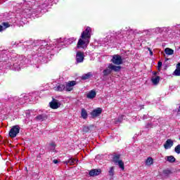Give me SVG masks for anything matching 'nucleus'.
I'll list each match as a JSON object with an SVG mask.
<instances>
[{
	"instance_id": "f8f14e48",
	"label": "nucleus",
	"mask_w": 180,
	"mask_h": 180,
	"mask_svg": "<svg viewBox=\"0 0 180 180\" xmlns=\"http://www.w3.org/2000/svg\"><path fill=\"white\" fill-rule=\"evenodd\" d=\"M173 146L174 141H172V139H167L164 144V148H165V150H169V148H171V147H172Z\"/></svg>"
},
{
	"instance_id": "c85d7f7f",
	"label": "nucleus",
	"mask_w": 180,
	"mask_h": 180,
	"mask_svg": "<svg viewBox=\"0 0 180 180\" xmlns=\"http://www.w3.org/2000/svg\"><path fill=\"white\" fill-rule=\"evenodd\" d=\"M161 67H162V62L159 61L158 63V68H161Z\"/></svg>"
},
{
	"instance_id": "6ab92c4d",
	"label": "nucleus",
	"mask_w": 180,
	"mask_h": 180,
	"mask_svg": "<svg viewBox=\"0 0 180 180\" xmlns=\"http://www.w3.org/2000/svg\"><path fill=\"white\" fill-rule=\"evenodd\" d=\"M165 54H167V56H172L174 54V49L166 48L165 49Z\"/></svg>"
},
{
	"instance_id": "0eeeda50",
	"label": "nucleus",
	"mask_w": 180,
	"mask_h": 180,
	"mask_svg": "<svg viewBox=\"0 0 180 180\" xmlns=\"http://www.w3.org/2000/svg\"><path fill=\"white\" fill-rule=\"evenodd\" d=\"M61 104L58 102V100L53 98L51 102L49 103V106L51 109H58Z\"/></svg>"
},
{
	"instance_id": "1a4fd4ad",
	"label": "nucleus",
	"mask_w": 180,
	"mask_h": 180,
	"mask_svg": "<svg viewBox=\"0 0 180 180\" xmlns=\"http://www.w3.org/2000/svg\"><path fill=\"white\" fill-rule=\"evenodd\" d=\"M89 41L88 39H84L82 37L78 40L77 44V49H85V44H88Z\"/></svg>"
},
{
	"instance_id": "39448f33",
	"label": "nucleus",
	"mask_w": 180,
	"mask_h": 180,
	"mask_svg": "<svg viewBox=\"0 0 180 180\" xmlns=\"http://www.w3.org/2000/svg\"><path fill=\"white\" fill-rule=\"evenodd\" d=\"M91 33H92V29L90 27H86V30L82 32L81 37L83 40H89L91 39Z\"/></svg>"
},
{
	"instance_id": "58836bf2",
	"label": "nucleus",
	"mask_w": 180,
	"mask_h": 180,
	"mask_svg": "<svg viewBox=\"0 0 180 180\" xmlns=\"http://www.w3.org/2000/svg\"><path fill=\"white\" fill-rule=\"evenodd\" d=\"M179 108H180V105H179Z\"/></svg>"
},
{
	"instance_id": "20e7f679",
	"label": "nucleus",
	"mask_w": 180,
	"mask_h": 180,
	"mask_svg": "<svg viewBox=\"0 0 180 180\" xmlns=\"http://www.w3.org/2000/svg\"><path fill=\"white\" fill-rule=\"evenodd\" d=\"M112 161L115 162V164H117V165L122 169V171L124 169V162H123V160H120V155H114Z\"/></svg>"
},
{
	"instance_id": "b1692460",
	"label": "nucleus",
	"mask_w": 180,
	"mask_h": 180,
	"mask_svg": "<svg viewBox=\"0 0 180 180\" xmlns=\"http://www.w3.org/2000/svg\"><path fill=\"white\" fill-rule=\"evenodd\" d=\"M167 161L168 162H175V161H176V159H175V157H174L173 155H170L167 157Z\"/></svg>"
},
{
	"instance_id": "473e14b6",
	"label": "nucleus",
	"mask_w": 180,
	"mask_h": 180,
	"mask_svg": "<svg viewBox=\"0 0 180 180\" xmlns=\"http://www.w3.org/2000/svg\"><path fill=\"white\" fill-rule=\"evenodd\" d=\"M53 164H58V160H53Z\"/></svg>"
},
{
	"instance_id": "dca6fc26",
	"label": "nucleus",
	"mask_w": 180,
	"mask_h": 180,
	"mask_svg": "<svg viewBox=\"0 0 180 180\" xmlns=\"http://www.w3.org/2000/svg\"><path fill=\"white\" fill-rule=\"evenodd\" d=\"M36 120H39L40 122H43L47 119V115H44L43 114L39 115L35 117Z\"/></svg>"
},
{
	"instance_id": "a211bd4d",
	"label": "nucleus",
	"mask_w": 180,
	"mask_h": 180,
	"mask_svg": "<svg viewBox=\"0 0 180 180\" xmlns=\"http://www.w3.org/2000/svg\"><path fill=\"white\" fill-rule=\"evenodd\" d=\"M81 116L82 119H88V112H86V110H85V108L82 109Z\"/></svg>"
},
{
	"instance_id": "423d86ee",
	"label": "nucleus",
	"mask_w": 180,
	"mask_h": 180,
	"mask_svg": "<svg viewBox=\"0 0 180 180\" xmlns=\"http://www.w3.org/2000/svg\"><path fill=\"white\" fill-rule=\"evenodd\" d=\"M111 63L115 64V65H120L123 64V59L120 55H114L111 59Z\"/></svg>"
},
{
	"instance_id": "bb28decb",
	"label": "nucleus",
	"mask_w": 180,
	"mask_h": 180,
	"mask_svg": "<svg viewBox=\"0 0 180 180\" xmlns=\"http://www.w3.org/2000/svg\"><path fill=\"white\" fill-rule=\"evenodd\" d=\"M143 32L144 33H146L147 35L151 36V30H146Z\"/></svg>"
},
{
	"instance_id": "5701e85b",
	"label": "nucleus",
	"mask_w": 180,
	"mask_h": 180,
	"mask_svg": "<svg viewBox=\"0 0 180 180\" xmlns=\"http://www.w3.org/2000/svg\"><path fill=\"white\" fill-rule=\"evenodd\" d=\"M174 75L176 77H180V68L176 66V70L174 71Z\"/></svg>"
},
{
	"instance_id": "2f4dec72",
	"label": "nucleus",
	"mask_w": 180,
	"mask_h": 180,
	"mask_svg": "<svg viewBox=\"0 0 180 180\" xmlns=\"http://www.w3.org/2000/svg\"><path fill=\"white\" fill-rule=\"evenodd\" d=\"M148 51H149V53H150V56H153V51H151V49L148 48Z\"/></svg>"
},
{
	"instance_id": "f3484780",
	"label": "nucleus",
	"mask_w": 180,
	"mask_h": 180,
	"mask_svg": "<svg viewBox=\"0 0 180 180\" xmlns=\"http://www.w3.org/2000/svg\"><path fill=\"white\" fill-rule=\"evenodd\" d=\"M93 127H94V124L89 126H84L83 127V131L84 133H89V131H91V129H93Z\"/></svg>"
},
{
	"instance_id": "72a5a7b5",
	"label": "nucleus",
	"mask_w": 180,
	"mask_h": 180,
	"mask_svg": "<svg viewBox=\"0 0 180 180\" xmlns=\"http://www.w3.org/2000/svg\"><path fill=\"white\" fill-rule=\"evenodd\" d=\"M177 115L180 116V107H179V110L177 111Z\"/></svg>"
},
{
	"instance_id": "2eb2a0df",
	"label": "nucleus",
	"mask_w": 180,
	"mask_h": 180,
	"mask_svg": "<svg viewBox=\"0 0 180 180\" xmlns=\"http://www.w3.org/2000/svg\"><path fill=\"white\" fill-rule=\"evenodd\" d=\"M77 162V159L75 158H70L68 160V161L64 162L66 165H75V164Z\"/></svg>"
},
{
	"instance_id": "f03ea898",
	"label": "nucleus",
	"mask_w": 180,
	"mask_h": 180,
	"mask_svg": "<svg viewBox=\"0 0 180 180\" xmlns=\"http://www.w3.org/2000/svg\"><path fill=\"white\" fill-rule=\"evenodd\" d=\"M122 70V66H117L112 63H110L106 69L103 71V77H108L112 74V71L115 72H119Z\"/></svg>"
},
{
	"instance_id": "9d476101",
	"label": "nucleus",
	"mask_w": 180,
	"mask_h": 180,
	"mask_svg": "<svg viewBox=\"0 0 180 180\" xmlns=\"http://www.w3.org/2000/svg\"><path fill=\"white\" fill-rule=\"evenodd\" d=\"M101 174H102V169H93L89 172V176H98V175H101Z\"/></svg>"
},
{
	"instance_id": "7ed1b4c3",
	"label": "nucleus",
	"mask_w": 180,
	"mask_h": 180,
	"mask_svg": "<svg viewBox=\"0 0 180 180\" xmlns=\"http://www.w3.org/2000/svg\"><path fill=\"white\" fill-rule=\"evenodd\" d=\"M20 131V127L19 125H15L13 126V127L11 129L8 134L9 137L11 139H15L19 134V132Z\"/></svg>"
},
{
	"instance_id": "e433bc0d",
	"label": "nucleus",
	"mask_w": 180,
	"mask_h": 180,
	"mask_svg": "<svg viewBox=\"0 0 180 180\" xmlns=\"http://www.w3.org/2000/svg\"><path fill=\"white\" fill-rule=\"evenodd\" d=\"M153 75H157V72H155L153 73Z\"/></svg>"
},
{
	"instance_id": "4468645a",
	"label": "nucleus",
	"mask_w": 180,
	"mask_h": 180,
	"mask_svg": "<svg viewBox=\"0 0 180 180\" xmlns=\"http://www.w3.org/2000/svg\"><path fill=\"white\" fill-rule=\"evenodd\" d=\"M160 79H161V77L160 76H156L151 78V81L153 85H158V84H160Z\"/></svg>"
},
{
	"instance_id": "aec40b11",
	"label": "nucleus",
	"mask_w": 180,
	"mask_h": 180,
	"mask_svg": "<svg viewBox=\"0 0 180 180\" xmlns=\"http://www.w3.org/2000/svg\"><path fill=\"white\" fill-rule=\"evenodd\" d=\"M91 77H92V74H91V72H89L87 74L82 75V79L85 81V79H89V78H91Z\"/></svg>"
},
{
	"instance_id": "f704fd0d",
	"label": "nucleus",
	"mask_w": 180,
	"mask_h": 180,
	"mask_svg": "<svg viewBox=\"0 0 180 180\" xmlns=\"http://www.w3.org/2000/svg\"><path fill=\"white\" fill-rule=\"evenodd\" d=\"M4 30V27L2 25H0V32H2Z\"/></svg>"
},
{
	"instance_id": "ddd939ff",
	"label": "nucleus",
	"mask_w": 180,
	"mask_h": 180,
	"mask_svg": "<svg viewBox=\"0 0 180 180\" xmlns=\"http://www.w3.org/2000/svg\"><path fill=\"white\" fill-rule=\"evenodd\" d=\"M96 96V91L94 90H91L87 94H86V98L88 99H94Z\"/></svg>"
},
{
	"instance_id": "f257e3e1",
	"label": "nucleus",
	"mask_w": 180,
	"mask_h": 180,
	"mask_svg": "<svg viewBox=\"0 0 180 180\" xmlns=\"http://www.w3.org/2000/svg\"><path fill=\"white\" fill-rule=\"evenodd\" d=\"M77 85L76 81H69L67 84H59L53 87V89L56 92H63V91H66V92H71L74 88L72 86H75Z\"/></svg>"
},
{
	"instance_id": "4be33fe9",
	"label": "nucleus",
	"mask_w": 180,
	"mask_h": 180,
	"mask_svg": "<svg viewBox=\"0 0 180 180\" xmlns=\"http://www.w3.org/2000/svg\"><path fill=\"white\" fill-rule=\"evenodd\" d=\"M108 174H109L110 176H111V178L113 177V175H115V167H110Z\"/></svg>"
},
{
	"instance_id": "a878e982",
	"label": "nucleus",
	"mask_w": 180,
	"mask_h": 180,
	"mask_svg": "<svg viewBox=\"0 0 180 180\" xmlns=\"http://www.w3.org/2000/svg\"><path fill=\"white\" fill-rule=\"evenodd\" d=\"M174 151L176 152V154H180V144L177 145L174 148Z\"/></svg>"
},
{
	"instance_id": "4c0bfd02",
	"label": "nucleus",
	"mask_w": 180,
	"mask_h": 180,
	"mask_svg": "<svg viewBox=\"0 0 180 180\" xmlns=\"http://www.w3.org/2000/svg\"><path fill=\"white\" fill-rule=\"evenodd\" d=\"M168 60H169V58H165V61H168Z\"/></svg>"
},
{
	"instance_id": "c9c22d12",
	"label": "nucleus",
	"mask_w": 180,
	"mask_h": 180,
	"mask_svg": "<svg viewBox=\"0 0 180 180\" xmlns=\"http://www.w3.org/2000/svg\"><path fill=\"white\" fill-rule=\"evenodd\" d=\"M176 67H178V68H180V63H177Z\"/></svg>"
},
{
	"instance_id": "393cba45",
	"label": "nucleus",
	"mask_w": 180,
	"mask_h": 180,
	"mask_svg": "<svg viewBox=\"0 0 180 180\" xmlns=\"http://www.w3.org/2000/svg\"><path fill=\"white\" fill-rule=\"evenodd\" d=\"M163 174L166 176H168V175H171V174H172V172H171V170L169 169H165L163 170Z\"/></svg>"
},
{
	"instance_id": "cd10ccee",
	"label": "nucleus",
	"mask_w": 180,
	"mask_h": 180,
	"mask_svg": "<svg viewBox=\"0 0 180 180\" xmlns=\"http://www.w3.org/2000/svg\"><path fill=\"white\" fill-rule=\"evenodd\" d=\"M49 146H51V147H52V150H54L55 148H56V143H54V142H51V143H49Z\"/></svg>"
},
{
	"instance_id": "7c9ffc66",
	"label": "nucleus",
	"mask_w": 180,
	"mask_h": 180,
	"mask_svg": "<svg viewBox=\"0 0 180 180\" xmlns=\"http://www.w3.org/2000/svg\"><path fill=\"white\" fill-rule=\"evenodd\" d=\"M146 129H150L151 127V124L148 123L146 125Z\"/></svg>"
},
{
	"instance_id": "c756f323",
	"label": "nucleus",
	"mask_w": 180,
	"mask_h": 180,
	"mask_svg": "<svg viewBox=\"0 0 180 180\" xmlns=\"http://www.w3.org/2000/svg\"><path fill=\"white\" fill-rule=\"evenodd\" d=\"M3 26H4V27H9L11 25L8 22H3Z\"/></svg>"
},
{
	"instance_id": "412c9836",
	"label": "nucleus",
	"mask_w": 180,
	"mask_h": 180,
	"mask_svg": "<svg viewBox=\"0 0 180 180\" xmlns=\"http://www.w3.org/2000/svg\"><path fill=\"white\" fill-rule=\"evenodd\" d=\"M146 164L147 165H153L154 164V160L153 159V158H148L146 160Z\"/></svg>"
},
{
	"instance_id": "6e6552de",
	"label": "nucleus",
	"mask_w": 180,
	"mask_h": 180,
	"mask_svg": "<svg viewBox=\"0 0 180 180\" xmlns=\"http://www.w3.org/2000/svg\"><path fill=\"white\" fill-rule=\"evenodd\" d=\"M90 115H91L92 119H95L96 117L101 116V115H102V108H97L93 110L92 112H90Z\"/></svg>"
},
{
	"instance_id": "9b49d317",
	"label": "nucleus",
	"mask_w": 180,
	"mask_h": 180,
	"mask_svg": "<svg viewBox=\"0 0 180 180\" xmlns=\"http://www.w3.org/2000/svg\"><path fill=\"white\" fill-rule=\"evenodd\" d=\"M84 57L85 56L84 55V52L79 51L76 54V61L77 63H83L84 62Z\"/></svg>"
}]
</instances>
